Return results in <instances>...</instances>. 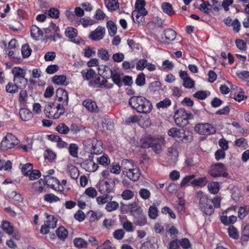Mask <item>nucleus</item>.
I'll return each instance as SVG.
<instances>
[{
	"mask_svg": "<svg viewBox=\"0 0 249 249\" xmlns=\"http://www.w3.org/2000/svg\"><path fill=\"white\" fill-rule=\"evenodd\" d=\"M129 105L138 112L148 113L151 112L152 105L150 101L144 97L133 96L129 100Z\"/></svg>",
	"mask_w": 249,
	"mask_h": 249,
	"instance_id": "obj_1",
	"label": "nucleus"
},
{
	"mask_svg": "<svg viewBox=\"0 0 249 249\" xmlns=\"http://www.w3.org/2000/svg\"><path fill=\"white\" fill-rule=\"evenodd\" d=\"M196 199L198 201V205L201 211L207 215L212 214L214 210L212 205L211 200L201 191L196 194Z\"/></svg>",
	"mask_w": 249,
	"mask_h": 249,
	"instance_id": "obj_2",
	"label": "nucleus"
},
{
	"mask_svg": "<svg viewBox=\"0 0 249 249\" xmlns=\"http://www.w3.org/2000/svg\"><path fill=\"white\" fill-rule=\"evenodd\" d=\"M84 148L90 155H99L103 152L102 142L95 138L88 139L83 142Z\"/></svg>",
	"mask_w": 249,
	"mask_h": 249,
	"instance_id": "obj_3",
	"label": "nucleus"
},
{
	"mask_svg": "<svg viewBox=\"0 0 249 249\" xmlns=\"http://www.w3.org/2000/svg\"><path fill=\"white\" fill-rule=\"evenodd\" d=\"M174 118L176 124L183 127L188 124L189 120L194 119V115L184 108H180L175 111Z\"/></svg>",
	"mask_w": 249,
	"mask_h": 249,
	"instance_id": "obj_4",
	"label": "nucleus"
},
{
	"mask_svg": "<svg viewBox=\"0 0 249 249\" xmlns=\"http://www.w3.org/2000/svg\"><path fill=\"white\" fill-rule=\"evenodd\" d=\"M64 112V109L61 105L52 103L45 107L44 113L46 116L52 119H57Z\"/></svg>",
	"mask_w": 249,
	"mask_h": 249,
	"instance_id": "obj_5",
	"label": "nucleus"
},
{
	"mask_svg": "<svg viewBox=\"0 0 249 249\" xmlns=\"http://www.w3.org/2000/svg\"><path fill=\"white\" fill-rule=\"evenodd\" d=\"M12 72L14 74V83L18 84L20 88L25 87L28 82L25 77L26 71L20 67H16L12 69Z\"/></svg>",
	"mask_w": 249,
	"mask_h": 249,
	"instance_id": "obj_6",
	"label": "nucleus"
},
{
	"mask_svg": "<svg viewBox=\"0 0 249 249\" xmlns=\"http://www.w3.org/2000/svg\"><path fill=\"white\" fill-rule=\"evenodd\" d=\"M194 130L197 133L201 135H210L216 133L215 128L210 124L199 123L196 124Z\"/></svg>",
	"mask_w": 249,
	"mask_h": 249,
	"instance_id": "obj_7",
	"label": "nucleus"
},
{
	"mask_svg": "<svg viewBox=\"0 0 249 249\" xmlns=\"http://www.w3.org/2000/svg\"><path fill=\"white\" fill-rule=\"evenodd\" d=\"M18 142L19 141L14 135L8 133L3 139L1 142V149L3 150L11 149L17 145Z\"/></svg>",
	"mask_w": 249,
	"mask_h": 249,
	"instance_id": "obj_8",
	"label": "nucleus"
},
{
	"mask_svg": "<svg viewBox=\"0 0 249 249\" xmlns=\"http://www.w3.org/2000/svg\"><path fill=\"white\" fill-rule=\"evenodd\" d=\"M164 139L162 136L152 138L150 140L149 146L156 154H160L162 151L161 146L164 144Z\"/></svg>",
	"mask_w": 249,
	"mask_h": 249,
	"instance_id": "obj_9",
	"label": "nucleus"
},
{
	"mask_svg": "<svg viewBox=\"0 0 249 249\" xmlns=\"http://www.w3.org/2000/svg\"><path fill=\"white\" fill-rule=\"evenodd\" d=\"M57 100L61 103V107L64 108L68 105L69 95L68 92L62 88H58L56 91Z\"/></svg>",
	"mask_w": 249,
	"mask_h": 249,
	"instance_id": "obj_10",
	"label": "nucleus"
},
{
	"mask_svg": "<svg viewBox=\"0 0 249 249\" xmlns=\"http://www.w3.org/2000/svg\"><path fill=\"white\" fill-rule=\"evenodd\" d=\"M107 81L105 77H103L101 80V77L98 76L97 74L96 76L94 77L93 81H91L90 83H89V86L91 87H104L107 88H110L112 87L111 84L107 85Z\"/></svg>",
	"mask_w": 249,
	"mask_h": 249,
	"instance_id": "obj_11",
	"label": "nucleus"
},
{
	"mask_svg": "<svg viewBox=\"0 0 249 249\" xmlns=\"http://www.w3.org/2000/svg\"><path fill=\"white\" fill-rule=\"evenodd\" d=\"M224 165L223 164L216 163L210 167L209 174L214 178L220 177L224 172Z\"/></svg>",
	"mask_w": 249,
	"mask_h": 249,
	"instance_id": "obj_12",
	"label": "nucleus"
},
{
	"mask_svg": "<svg viewBox=\"0 0 249 249\" xmlns=\"http://www.w3.org/2000/svg\"><path fill=\"white\" fill-rule=\"evenodd\" d=\"M105 33V28L99 26L95 30L90 33L89 38L94 41H98L104 38Z\"/></svg>",
	"mask_w": 249,
	"mask_h": 249,
	"instance_id": "obj_13",
	"label": "nucleus"
},
{
	"mask_svg": "<svg viewBox=\"0 0 249 249\" xmlns=\"http://www.w3.org/2000/svg\"><path fill=\"white\" fill-rule=\"evenodd\" d=\"M93 156L89 155L88 160L82 163L83 168L89 172H95L98 168V164L93 161Z\"/></svg>",
	"mask_w": 249,
	"mask_h": 249,
	"instance_id": "obj_14",
	"label": "nucleus"
},
{
	"mask_svg": "<svg viewBox=\"0 0 249 249\" xmlns=\"http://www.w3.org/2000/svg\"><path fill=\"white\" fill-rule=\"evenodd\" d=\"M78 34L77 30L72 27H68L66 28L65 31V35L69 37L72 42L79 44L80 42L81 39L77 38Z\"/></svg>",
	"mask_w": 249,
	"mask_h": 249,
	"instance_id": "obj_15",
	"label": "nucleus"
},
{
	"mask_svg": "<svg viewBox=\"0 0 249 249\" xmlns=\"http://www.w3.org/2000/svg\"><path fill=\"white\" fill-rule=\"evenodd\" d=\"M179 76L183 80V85L185 88L191 89L194 87L195 82L190 77L187 71H179Z\"/></svg>",
	"mask_w": 249,
	"mask_h": 249,
	"instance_id": "obj_16",
	"label": "nucleus"
},
{
	"mask_svg": "<svg viewBox=\"0 0 249 249\" xmlns=\"http://www.w3.org/2000/svg\"><path fill=\"white\" fill-rule=\"evenodd\" d=\"M1 228L3 230L9 235L13 234V237L16 239H19V235L18 232L14 231L13 226L8 221H4L2 225Z\"/></svg>",
	"mask_w": 249,
	"mask_h": 249,
	"instance_id": "obj_17",
	"label": "nucleus"
},
{
	"mask_svg": "<svg viewBox=\"0 0 249 249\" xmlns=\"http://www.w3.org/2000/svg\"><path fill=\"white\" fill-rule=\"evenodd\" d=\"M81 73L83 79L88 81L89 83L93 80L96 74L95 71L92 69L82 70Z\"/></svg>",
	"mask_w": 249,
	"mask_h": 249,
	"instance_id": "obj_18",
	"label": "nucleus"
},
{
	"mask_svg": "<svg viewBox=\"0 0 249 249\" xmlns=\"http://www.w3.org/2000/svg\"><path fill=\"white\" fill-rule=\"evenodd\" d=\"M137 166L132 160L127 159L123 160L121 162L122 170L123 174L126 173Z\"/></svg>",
	"mask_w": 249,
	"mask_h": 249,
	"instance_id": "obj_19",
	"label": "nucleus"
},
{
	"mask_svg": "<svg viewBox=\"0 0 249 249\" xmlns=\"http://www.w3.org/2000/svg\"><path fill=\"white\" fill-rule=\"evenodd\" d=\"M124 175L131 180L136 181L139 179L141 173L139 168L137 166L134 168H132L130 171L124 173Z\"/></svg>",
	"mask_w": 249,
	"mask_h": 249,
	"instance_id": "obj_20",
	"label": "nucleus"
},
{
	"mask_svg": "<svg viewBox=\"0 0 249 249\" xmlns=\"http://www.w3.org/2000/svg\"><path fill=\"white\" fill-rule=\"evenodd\" d=\"M111 180L103 181L100 183L99 187V191L102 194L109 193L113 188V186L111 184Z\"/></svg>",
	"mask_w": 249,
	"mask_h": 249,
	"instance_id": "obj_21",
	"label": "nucleus"
},
{
	"mask_svg": "<svg viewBox=\"0 0 249 249\" xmlns=\"http://www.w3.org/2000/svg\"><path fill=\"white\" fill-rule=\"evenodd\" d=\"M82 105L91 112H97L99 110L96 103L90 99L85 100Z\"/></svg>",
	"mask_w": 249,
	"mask_h": 249,
	"instance_id": "obj_22",
	"label": "nucleus"
},
{
	"mask_svg": "<svg viewBox=\"0 0 249 249\" xmlns=\"http://www.w3.org/2000/svg\"><path fill=\"white\" fill-rule=\"evenodd\" d=\"M52 81L57 85L67 86L69 84L68 79L64 75H54L53 77Z\"/></svg>",
	"mask_w": 249,
	"mask_h": 249,
	"instance_id": "obj_23",
	"label": "nucleus"
},
{
	"mask_svg": "<svg viewBox=\"0 0 249 249\" xmlns=\"http://www.w3.org/2000/svg\"><path fill=\"white\" fill-rule=\"evenodd\" d=\"M145 4L144 0H137L135 4V10L141 12L143 14H147V11L144 8Z\"/></svg>",
	"mask_w": 249,
	"mask_h": 249,
	"instance_id": "obj_24",
	"label": "nucleus"
},
{
	"mask_svg": "<svg viewBox=\"0 0 249 249\" xmlns=\"http://www.w3.org/2000/svg\"><path fill=\"white\" fill-rule=\"evenodd\" d=\"M19 115L23 121H28L32 118V113L28 109L21 108L19 111Z\"/></svg>",
	"mask_w": 249,
	"mask_h": 249,
	"instance_id": "obj_25",
	"label": "nucleus"
},
{
	"mask_svg": "<svg viewBox=\"0 0 249 249\" xmlns=\"http://www.w3.org/2000/svg\"><path fill=\"white\" fill-rule=\"evenodd\" d=\"M104 1L108 10L113 11L119 8V3L117 0H104Z\"/></svg>",
	"mask_w": 249,
	"mask_h": 249,
	"instance_id": "obj_26",
	"label": "nucleus"
},
{
	"mask_svg": "<svg viewBox=\"0 0 249 249\" xmlns=\"http://www.w3.org/2000/svg\"><path fill=\"white\" fill-rule=\"evenodd\" d=\"M164 35L166 42L169 43L170 41H173L175 39L176 33L174 30L171 29H168L164 31Z\"/></svg>",
	"mask_w": 249,
	"mask_h": 249,
	"instance_id": "obj_27",
	"label": "nucleus"
},
{
	"mask_svg": "<svg viewBox=\"0 0 249 249\" xmlns=\"http://www.w3.org/2000/svg\"><path fill=\"white\" fill-rule=\"evenodd\" d=\"M43 32L36 25H32L31 28V35L32 37L36 40L42 36Z\"/></svg>",
	"mask_w": 249,
	"mask_h": 249,
	"instance_id": "obj_28",
	"label": "nucleus"
},
{
	"mask_svg": "<svg viewBox=\"0 0 249 249\" xmlns=\"http://www.w3.org/2000/svg\"><path fill=\"white\" fill-rule=\"evenodd\" d=\"M147 14H143L141 12L134 10L132 13V18L135 22L140 23L144 20V17Z\"/></svg>",
	"mask_w": 249,
	"mask_h": 249,
	"instance_id": "obj_29",
	"label": "nucleus"
},
{
	"mask_svg": "<svg viewBox=\"0 0 249 249\" xmlns=\"http://www.w3.org/2000/svg\"><path fill=\"white\" fill-rule=\"evenodd\" d=\"M45 185V181L42 179H40L37 182L34 183L33 187L36 192L38 193H42L44 191Z\"/></svg>",
	"mask_w": 249,
	"mask_h": 249,
	"instance_id": "obj_30",
	"label": "nucleus"
},
{
	"mask_svg": "<svg viewBox=\"0 0 249 249\" xmlns=\"http://www.w3.org/2000/svg\"><path fill=\"white\" fill-rule=\"evenodd\" d=\"M237 217L236 216L231 215L229 216L227 215H222L221 217V222L224 225H229L234 223L236 221Z\"/></svg>",
	"mask_w": 249,
	"mask_h": 249,
	"instance_id": "obj_31",
	"label": "nucleus"
},
{
	"mask_svg": "<svg viewBox=\"0 0 249 249\" xmlns=\"http://www.w3.org/2000/svg\"><path fill=\"white\" fill-rule=\"evenodd\" d=\"M107 27L110 36H113L117 32V26L112 20L108 21L107 23Z\"/></svg>",
	"mask_w": 249,
	"mask_h": 249,
	"instance_id": "obj_32",
	"label": "nucleus"
},
{
	"mask_svg": "<svg viewBox=\"0 0 249 249\" xmlns=\"http://www.w3.org/2000/svg\"><path fill=\"white\" fill-rule=\"evenodd\" d=\"M109 78H111L112 81L115 84L118 86L120 85L121 83V74L119 71L116 70H113L110 75Z\"/></svg>",
	"mask_w": 249,
	"mask_h": 249,
	"instance_id": "obj_33",
	"label": "nucleus"
},
{
	"mask_svg": "<svg viewBox=\"0 0 249 249\" xmlns=\"http://www.w3.org/2000/svg\"><path fill=\"white\" fill-rule=\"evenodd\" d=\"M208 189L210 193L213 194H217L219 191V184L217 182H212L208 184Z\"/></svg>",
	"mask_w": 249,
	"mask_h": 249,
	"instance_id": "obj_34",
	"label": "nucleus"
},
{
	"mask_svg": "<svg viewBox=\"0 0 249 249\" xmlns=\"http://www.w3.org/2000/svg\"><path fill=\"white\" fill-rule=\"evenodd\" d=\"M68 173L70 177L74 179L77 178L79 175L78 169L74 166L69 165L68 167Z\"/></svg>",
	"mask_w": 249,
	"mask_h": 249,
	"instance_id": "obj_35",
	"label": "nucleus"
},
{
	"mask_svg": "<svg viewBox=\"0 0 249 249\" xmlns=\"http://www.w3.org/2000/svg\"><path fill=\"white\" fill-rule=\"evenodd\" d=\"M99 71H103L102 74L103 77H105L106 79L109 78L110 75L113 71L109 67L105 65H102L99 67Z\"/></svg>",
	"mask_w": 249,
	"mask_h": 249,
	"instance_id": "obj_36",
	"label": "nucleus"
},
{
	"mask_svg": "<svg viewBox=\"0 0 249 249\" xmlns=\"http://www.w3.org/2000/svg\"><path fill=\"white\" fill-rule=\"evenodd\" d=\"M208 182L207 178L205 177L200 178L197 179H194L191 181L193 185L203 187L206 185Z\"/></svg>",
	"mask_w": 249,
	"mask_h": 249,
	"instance_id": "obj_37",
	"label": "nucleus"
},
{
	"mask_svg": "<svg viewBox=\"0 0 249 249\" xmlns=\"http://www.w3.org/2000/svg\"><path fill=\"white\" fill-rule=\"evenodd\" d=\"M68 233L67 230L63 227H59L56 231L58 237L62 240H64L67 237Z\"/></svg>",
	"mask_w": 249,
	"mask_h": 249,
	"instance_id": "obj_38",
	"label": "nucleus"
},
{
	"mask_svg": "<svg viewBox=\"0 0 249 249\" xmlns=\"http://www.w3.org/2000/svg\"><path fill=\"white\" fill-rule=\"evenodd\" d=\"M161 8L162 11L169 16L172 15L174 14V11L173 9L172 6L169 3L164 2L161 5Z\"/></svg>",
	"mask_w": 249,
	"mask_h": 249,
	"instance_id": "obj_39",
	"label": "nucleus"
},
{
	"mask_svg": "<svg viewBox=\"0 0 249 249\" xmlns=\"http://www.w3.org/2000/svg\"><path fill=\"white\" fill-rule=\"evenodd\" d=\"M178 155V151L175 146H172L168 148V156L172 160H176L177 159Z\"/></svg>",
	"mask_w": 249,
	"mask_h": 249,
	"instance_id": "obj_40",
	"label": "nucleus"
},
{
	"mask_svg": "<svg viewBox=\"0 0 249 249\" xmlns=\"http://www.w3.org/2000/svg\"><path fill=\"white\" fill-rule=\"evenodd\" d=\"M98 56L104 61H107L109 58L108 51L104 48H101L98 50Z\"/></svg>",
	"mask_w": 249,
	"mask_h": 249,
	"instance_id": "obj_41",
	"label": "nucleus"
},
{
	"mask_svg": "<svg viewBox=\"0 0 249 249\" xmlns=\"http://www.w3.org/2000/svg\"><path fill=\"white\" fill-rule=\"evenodd\" d=\"M57 220L53 215H48L45 224L51 229H53L56 226Z\"/></svg>",
	"mask_w": 249,
	"mask_h": 249,
	"instance_id": "obj_42",
	"label": "nucleus"
},
{
	"mask_svg": "<svg viewBox=\"0 0 249 249\" xmlns=\"http://www.w3.org/2000/svg\"><path fill=\"white\" fill-rule=\"evenodd\" d=\"M44 200L49 203H52L59 201L60 198L53 194H47L44 196Z\"/></svg>",
	"mask_w": 249,
	"mask_h": 249,
	"instance_id": "obj_43",
	"label": "nucleus"
},
{
	"mask_svg": "<svg viewBox=\"0 0 249 249\" xmlns=\"http://www.w3.org/2000/svg\"><path fill=\"white\" fill-rule=\"evenodd\" d=\"M97 160L99 164L103 166H107L110 163V160L108 156L105 154L101 157L97 158Z\"/></svg>",
	"mask_w": 249,
	"mask_h": 249,
	"instance_id": "obj_44",
	"label": "nucleus"
},
{
	"mask_svg": "<svg viewBox=\"0 0 249 249\" xmlns=\"http://www.w3.org/2000/svg\"><path fill=\"white\" fill-rule=\"evenodd\" d=\"M182 134L180 130L175 127L170 129L168 132V134L174 138H181Z\"/></svg>",
	"mask_w": 249,
	"mask_h": 249,
	"instance_id": "obj_45",
	"label": "nucleus"
},
{
	"mask_svg": "<svg viewBox=\"0 0 249 249\" xmlns=\"http://www.w3.org/2000/svg\"><path fill=\"white\" fill-rule=\"evenodd\" d=\"M249 213V206L240 207L238 209V216L240 219H243Z\"/></svg>",
	"mask_w": 249,
	"mask_h": 249,
	"instance_id": "obj_46",
	"label": "nucleus"
},
{
	"mask_svg": "<svg viewBox=\"0 0 249 249\" xmlns=\"http://www.w3.org/2000/svg\"><path fill=\"white\" fill-rule=\"evenodd\" d=\"M171 100L169 98H166L162 101H160V102L156 104V107L158 109H160L161 108H167V107L170 106L171 105Z\"/></svg>",
	"mask_w": 249,
	"mask_h": 249,
	"instance_id": "obj_47",
	"label": "nucleus"
},
{
	"mask_svg": "<svg viewBox=\"0 0 249 249\" xmlns=\"http://www.w3.org/2000/svg\"><path fill=\"white\" fill-rule=\"evenodd\" d=\"M56 130L61 134H67L70 131V128L64 123H60L56 127Z\"/></svg>",
	"mask_w": 249,
	"mask_h": 249,
	"instance_id": "obj_48",
	"label": "nucleus"
},
{
	"mask_svg": "<svg viewBox=\"0 0 249 249\" xmlns=\"http://www.w3.org/2000/svg\"><path fill=\"white\" fill-rule=\"evenodd\" d=\"M89 220L90 222H94L100 219L102 217V213L95 212L92 211L89 213Z\"/></svg>",
	"mask_w": 249,
	"mask_h": 249,
	"instance_id": "obj_49",
	"label": "nucleus"
},
{
	"mask_svg": "<svg viewBox=\"0 0 249 249\" xmlns=\"http://www.w3.org/2000/svg\"><path fill=\"white\" fill-rule=\"evenodd\" d=\"M78 146L74 143H71L69 147V152L70 154L73 157H78Z\"/></svg>",
	"mask_w": 249,
	"mask_h": 249,
	"instance_id": "obj_50",
	"label": "nucleus"
},
{
	"mask_svg": "<svg viewBox=\"0 0 249 249\" xmlns=\"http://www.w3.org/2000/svg\"><path fill=\"white\" fill-rule=\"evenodd\" d=\"M111 199L112 197L109 196L108 195H107L106 196H99L96 197V201L98 204L103 205L107 203V202L111 200Z\"/></svg>",
	"mask_w": 249,
	"mask_h": 249,
	"instance_id": "obj_51",
	"label": "nucleus"
},
{
	"mask_svg": "<svg viewBox=\"0 0 249 249\" xmlns=\"http://www.w3.org/2000/svg\"><path fill=\"white\" fill-rule=\"evenodd\" d=\"M32 50L29 45L25 44L22 46L21 49V53L24 58L28 57L31 53Z\"/></svg>",
	"mask_w": 249,
	"mask_h": 249,
	"instance_id": "obj_52",
	"label": "nucleus"
},
{
	"mask_svg": "<svg viewBox=\"0 0 249 249\" xmlns=\"http://www.w3.org/2000/svg\"><path fill=\"white\" fill-rule=\"evenodd\" d=\"M122 170L121 165L118 163H113L109 168L111 173L115 175H118L120 173Z\"/></svg>",
	"mask_w": 249,
	"mask_h": 249,
	"instance_id": "obj_53",
	"label": "nucleus"
},
{
	"mask_svg": "<svg viewBox=\"0 0 249 249\" xmlns=\"http://www.w3.org/2000/svg\"><path fill=\"white\" fill-rule=\"evenodd\" d=\"M18 87H19L18 84L16 83L14 84L8 83L6 86V90L9 93H16L18 91Z\"/></svg>",
	"mask_w": 249,
	"mask_h": 249,
	"instance_id": "obj_54",
	"label": "nucleus"
},
{
	"mask_svg": "<svg viewBox=\"0 0 249 249\" xmlns=\"http://www.w3.org/2000/svg\"><path fill=\"white\" fill-rule=\"evenodd\" d=\"M119 207L118 203L116 201H111L107 203L106 209L107 212H112L116 210Z\"/></svg>",
	"mask_w": 249,
	"mask_h": 249,
	"instance_id": "obj_55",
	"label": "nucleus"
},
{
	"mask_svg": "<svg viewBox=\"0 0 249 249\" xmlns=\"http://www.w3.org/2000/svg\"><path fill=\"white\" fill-rule=\"evenodd\" d=\"M228 233L229 236L235 239L239 237V233L237 230L233 226H230L228 229Z\"/></svg>",
	"mask_w": 249,
	"mask_h": 249,
	"instance_id": "obj_56",
	"label": "nucleus"
},
{
	"mask_svg": "<svg viewBox=\"0 0 249 249\" xmlns=\"http://www.w3.org/2000/svg\"><path fill=\"white\" fill-rule=\"evenodd\" d=\"M73 243L78 248H86L87 246V242L81 238H75Z\"/></svg>",
	"mask_w": 249,
	"mask_h": 249,
	"instance_id": "obj_57",
	"label": "nucleus"
},
{
	"mask_svg": "<svg viewBox=\"0 0 249 249\" xmlns=\"http://www.w3.org/2000/svg\"><path fill=\"white\" fill-rule=\"evenodd\" d=\"M139 194L140 197L144 200L149 199L151 195L150 192L148 189L145 188L141 189Z\"/></svg>",
	"mask_w": 249,
	"mask_h": 249,
	"instance_id": "obj_58",
	"label": "nucleus"
},
{
	"mask_svg": "<svg viewBox=\"0 0 249 249\" xmlns=\"http://www.w3.org/2000/svg\"><path fill=\"white\" fill-rule=\"evenodd\" d=\"M84 194L91 198H94L96 196L97 192L93 187H89L86 189Z\"/></svg>",
	"mask_w": 249,
	"mask_h": 249,
	"instance_id": "obj_59",
	"label": "nucleus"
},
{
	"mask_svg": "<svg viewBox=\"0 0 249 249\" xmlns=\"http://www.w3.org/2000/svg\"><path fill=\"white\" fill-rule=\"evenodd\" d=\"M50 137L54 141L57 142V145L59 148H63L66 145V143L63 141L61 138L56 135H51Z\"/></svg>",
	"mask_w": 249,
	"mask_h": 249,
	"instance_id": "obj_60",
	"label": "nucleus"
},
{
	"mask_svg": "<svg viewBox=\"0 0 249 249\" xmlns=\"http://www.w3.org/2000/svg\"><path fill=\"white\" fill-rule=\"evenodd\" d=\"M158 214V210L157 208L154 206L150 207L148 210V216L151 219H155Z\"/></svg>",
	"mask_w": 249,
	"mask_h": 249,
	"instance_id": "obj_61",
	"label": "nucleus"
},
{
	"mask_svg": "<svg viewBox=\"0 0 249 249\" xmlns=\"http://www.w3.org/2000/svg\"><path fill=\"white\" fill-rule=\"evenodd\" d=\"M145 82V77L143 73L139 74L136 79V84L137 86H142Z\"/></svg>",
	"mask_w": 249,
	"mask_h": 249,
	"instance_id": "obj_62",
	"label": "nucleus"
},
{
	"mask_svg": "<svg viewBox=\"0 0 249 249\" xmlns=\"http://www.w3.org/2000/svg\"><path fill=\"white\" fill-rule=\"evenodd\" d=\"M80 22L84 27L91 26L96 23V21L94 19H87L86 18H82L80 19Z\"/></svg>",
	"mask_w": 249,
	"mask_h": 249,
	"instance_id": "obj_63",
	"label": "nucleus"
},
{
	"mask_svg": "<svg viewBox=\"0 0 249 249\" xmlns=\"http://www.w3.org/2000/svg\"><path fill=\"white\" fill-rule=\"evenodd\" d=\"M200 9L205 13L209 14L211 12V5L208 1L203 2L200 6Z\"/></svg>",
	"mask_w": 249,
	"mask_h": 249,
	"instance_id": "obj_64",
	"label": "nucleus"
}]
</instances>
